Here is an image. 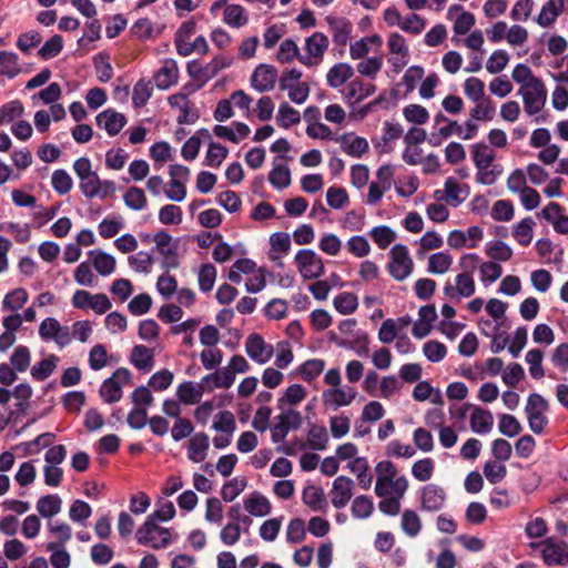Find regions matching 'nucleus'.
<instances>
[{"label": "nucleus", "mask_w": 568, "mask_h": 568, "mask_svg": "<svg viewBox=\"0 0 568 568\" xmlns=\"http://www.w3.org/2000/svg\"><path fill=\"white\" fill-rule=\"evenodd\" d=\"M471 160L476 172V181L483 185L494 184L503 173V168L495 164L496 154L494 150L484 142H477L471 145Z\"/></svg>", "instance_id": "nucleus-1"}, {"label": "nucleus", "mask_w": 568, "mask_h": 568, "mask_svg": "<svg viewBox=\"0 0 568 568\" xmlns=\"http://www.w3.org/2000/svg\"><path fill=\"white\" fill-rule=\"evenodd\" d=\"M534 550H539L547 566L568 565V544L556 537H548L538 542H531Z\"/></svg>", "instance_id": "nucleus-2"}, {"label": "nucleus", "mask_w": 568, "mask_h": 568, "mask_svg": "<svg viewBox=\"0 0 568 568\" xmlns=\"http://www.w3.org/2000/svg\"><path fill=\"white\" fill-rule=\"evenodd\" d=\"M518 94L524 101V110L529 115L539 113L547 101V90L541 80H531L526 85H520Z\"/></svg>", "instance_id": "nucleus-3"}, {"label": "nucleus", "mask_w": 568, "mask_h": 568, "mask_svg": "<svg viewBox=\"0 0 568 568\" xmlns=\"http://www.w3.org/2000/svg\"><path fill=\"white\" fill-rule=\"evenodd\" d=\"M389 255L388 272L390 276L398 282L406 280L414 270L408 247L404 244H395L390 248Z\"/></svg>", "instance_id": "nucleus-4"}, {"label": "nucleus", "mask_w": 568, "mask_h": 568, "mask_svg": "<svg viewBox=\"0 0 568 568\" xmlns=\"http://www.w3.org/2000/svg\"><path fill=\"white\" fill-rule=\"evenodd\" d=\"M175 514V507L172 501L166 500L160 504L159 507L145 518L142 524L140 537L145 538L151 535L152 531H158L161 535L168 536L169 528L162 527L158 523L169 521L174 518Z\"/></svg>", "instance_id": "nucleus-5"}, {"label": "nucleus", "mask_w": 568, "mask_h": 568, "mask_svg": "<svg viewBox=\"0 0 568 568\" xmlns=\"http://www.w3.org/2000/svg\"><path fill=\"white\" fill-rule=\"evenodd\" d=\"M328 44L327 36L323 32H314L305 39L304 50L306 53L300 57L298 61L308 68L318 65L323 61Z\"/></svg>", "instance_id": "nucleus-6"}, {"label": "nucleus", "mask_w": 568, "mask_h": 568, "mask_svg": "<svg viewBox=\"0 0 568 568\" xmlns=\"http://www.w3.org/2000/svg\"><path fill=\"white\" fill-rule=\"evenodd\" d=\"M131 372L125 367L115 369L111 377L106 378L101 387L100 395L108 404L116 403L122 397V387L131 379Z\"/></svg>", "instance_id": "nucleus-7"}, {"label": "nucleus", "mask_w": 568, "mask_h": 568, "mask_svg": "<svg viewBox=\"0 0 568 568\" xmlns=\"http://www.w3.org/2000/svg\"><path fill=\"white\" fill-rule=\"evenodd\" d=\"M295 263L305 280L318 278L324 273L323 261L313 250H300L295 255Z\"/></svg>", "instance_id": "nucleus-8"}, {"label": "nucleus", "mask_w": 568, "mask_h": 568, "mask_svg": "<svg viewBox=\"0 0 568 568\" xmlns=\"http://www.w3.org/2000/svg\"><path fill=\"white\" fill-rule=\"evenodd\" d=\"M171 180L169 186L176 187V191L164 190L165 196L174 202H182L186 196L185 184L190 178L189 168L181 164H172L169 168Z\"/></svg>", "instance_id": "nucleus-9"}, {"label": "nucleus", "mask_w": 568, "mask_h": 568, "mask_svg": "<svg viewBox=\"0 0 568 568\" xmlns=\"http://www.w3.org/2000/svg\"><path fill=\"white\" fill-rule=\"evenodd\" d=\"M302 425V415L294 409L283 410L277 416V423L272 428L271 438L274 444L282 443L291 429H298Z\"/></svg>", "instance_id": "nucleus-10"}, {"label": "nucleus", "mask_w": 568, "mask_h": 568, "mask_svg": "<svg viewBox=\"0 0 568 568\" xmlns=\"http://www.w3.org/2000/svg\"><path fill=\"white\" fill-rule=\"evenodd\" d=\"M446 499V490L437 484H427L420 489V509L423 511H439L444 508Z\"/></svg>", "instance_id": "nucleus-11"}, {"label": "nucleus", "mask_w": 568, "mask_h": 568, "mask_svg": "<svg viewBox=\"0 0 568 568\" xmlns=\"http://www.w3.org/2000/svg\"><path fill=\"white\" fill-rule=\"evenodd\" d=\"M277 78L278 72L274 65L261 63L255 68L251 77V85L257 92H268L274 89Z\"/></svg>", "instance_id": "nucleus-12"}, {"label": "nucleus", "mask_w": 568, "mask_h": 568, "mask_svg": "<svg viewBox=\"0 0 568 568\" xmlns=\"http://www.w3.org/2000/svg\"><path fill=\"white\" fill-rule=\"evenodd\" d=\"M245 351L248 357L257 364L267 363L273 354V346L265 343L260 334H250L245 342Z\"/></svg>", "instance_id": "nucleus-13"}, {"label": "nucleus", "mask_w": 568, "mask_h": 568, "mask_svg": "<svg viewBox=\"0 0 568 568\" xmlns=\"http://www.w3.org/2000/svg\"><path fill=\"white\" fill-rule=\"evenodd\" d=\"M354 486V481L346 476L335 478L329 491L332 505L337 509L344 508L353 497Z\"/></svg>", "instance_id": "nucleus-14"}, {"label": "nucleus", "mask_w": 568, "mask_h": 568, "mask_svg": "<svg viewBox=\"0 0 568 568\" xmlns=\"http://www.w3.org/2000/svg\"><path fill=\"white\" fill-rule=\"evenodd\" d=\"M469 187L467 184H460L458 181L449 176L445 181V196L442 191L435 192V197L438 201L446 200L452 206L456 207L460 205L468 196Z\"/></svg>", "instance_id": "nucleus-15"}, {"label": "nucleus", "mask_w": 568, "mask_h": 568, "mask_svg": "<svg viewBox=\"0 0 568 568\" xmlns=\"http://www.w3.org/2000/svg\"><path fill=\"white\" fill-rule=\"evenodd\" d=\"M408 489V480L405 476L399 477H385L377 476L375 484V494L378 497H387L396 494L404 497Z\"/></svg>", "instance_id": "nucleus-16"}, {"label": "nucleus", "mask_w": 568, "mask_h": 568, "mask_svg": "<svg viewBox=\"0 0 568 568\" xmlns=\"http://www.w3.org/2000/svg\"><path fill=\"white\" fill-rule=\"evenodd\" d=\"M356 397V390L353 387L328 388L322 393V402L325 407L337 409L348 406Z\"/></svg>", "instance_id": "nucleus-17"}, {"label": "nucleus", "mask_w": 568, "mask_h": 568, "mask_svg": "<svg viewBox=\"0 0 568 568\" xmlns=\"http://www.w3.org/2000/svg\"><path fill=\"white\" fill-rule=\"evenodd\" d=\"M328 24L329 32L332 33L333 42L341 48H344L353 31V24L344 17L327 16L325 18Z\"/></svg>", "instance_id": "nucleus-18"}, {"label": "nucleus", "mask_w": 568, "mask_h": 568, "mask_svg": "<svg viewBox=\"0 0 568 568\" xmlns=\"http://www.w3.org/2000/svg\"><path fill=\"white\" fill-rule=\"evenodd\" d=\"M456 285L446 283L444 286V294L449 298H467L475 293V282L473 275L468 273H459L456 276Z\"/></svg>", "instance_id": "nucleus-19"}, {"label": "nucleus", "mask_w": 568, "mask_h": 568, "mask_svg": "<svg viewBox=\"0 0 568 568\" xmlns=\"http://www.w3.org/2000/svg\"><path fill=\"white\" fill-rule=\"evenodd\" d=\"M97 125L106 131L110 136L116 135L126 124L124 114L114 109H106L100 112L97 118Z\"/></svg>", "instance_id": "nucleus-20"}, {"label": "nucleus", "mask_w": 568, "mask_h": 568, "mask_svg": "<svg viewBox=\"0 0 568 568\" xmlns=\"http://www.w3.org/2000/svg\"><path fill=\"white\" fill-rule=\"evenodd\" d=\"M341 149L349 156L359 159L368 149V142L365 138L355 135L354 133H344L335 139Z\"/></svg>", "instance_id": "nucleus-21"}, {"label": "nucleus", "mask_w": 568, "mask_h": 568, "mask_svg": "<svg viewBox=\"0 0 568 568\" xmlns=\"http://www.w3.org/2000/svg\"><path fill=\"white\" fill-rule=\"evenodd\" d=\"M154 83L160 90H168L176 84L179 79L178 63L173 59H165L162 67L154 73Z\"/></svg>", "instance_id": "nucleus-22"}, {"label": "nucleus", "mask_w": 568, "mask_h": 568, "mask_svg": "<svg viewBox=\"0 0 568 568\" xmlns=\"http://www.w3.org/2000/svg\"><path fill=\"white\" fill-rule=\"evenodd\" d=\"M455 12H459V16L455 19L453 30L456 34L464 36L474 27L476 22L475 16L465 11L462 4H452L448 9L447 18L452 19Z\"/></svg>", "instance_id": "nucleus-23"}, {"label": "nucleus", "mask_w": 568, "mask_h": 568, "mask_svg": "<svg viewBox=\"0 0 568 568\" xmlns=\"http://www.w3.org/2000/svg\"><path fill=\"white\" fill-rule=\"evenodd\" d=\"M141 530H142V525L138 528V530L135 532L136 542L142 546H148L154 550L168 548L178 538V534L173 535L171 529H169L168 536L161 535L158 531H152L151 535L146 536L145 538L140 537Z\"/></svg>", "instance_id": "nucleus-24"}, {"label": "nucleus", "mask_w": 568, "mask_h": 568, "mask_svg": "<svg viewBox=\"0 0 568 568\" xmlns=\"http://www.w3.org/2000/svg\"><path fill=\"white\" fill-rule=\"evenodd\" d=\"M202 381L197 384L193 382H183L178 386L176 396L179 400L185 405H194L199 403L205 393Z\"/></svg>", "instance_id": "nucleus-25"}, {"label": "nucleus", "mask_w": 568, "mask_h": 568, "mask_svg": "<svg viewBox=\"0 0 568 568\" xmlns=\"http://www.w3.org/2000/svg\"><path fill=\"white\" fill-rule=\"evenodd\" d=\"M565 6V0H547L536 18V22L542 27H550L557 18L561 14Z\"/></svg>", "instance_id": "nucleus-26"}, {"label": "nucleus", "mask_w": 568, "mask_h": 568, "mask_svg": "<svg viewBox=\"0 0 568 568\" xmlns=\"http://www.w3.org/2000/svg\"><path fill=\"white\" fill-rule=\"evenodd\" d=\"M469 422L473 432L477 434H487L493 429L494 416L490 410L484 409L479 406H474Z\"/></svg>", "instance_id": "nucleus-27"}, {"label": "nucleus", "mask_w": 568, "mask_h": 568, "mask_svg": "<svg viewBox=\"0 0 568 568\" xmlns=\"http://www.w3.org/2000/svg\"><path fill=\"white\" fill-rule=\"evenodd\" d=\"M232 372H227L225 367L215 371L214 373L207 374L204 376L202 381V385L206 392H212L215 388H230L234 381L235 376H232Z\"/></svg>", "instance_id": "nucleus-28"}, {"label": "nucleus", "mask_w": 568, "mask_h": 568, "mask_svg": "<svg viewBox=\"0 0 568 568\" xmlns=\"http://www.w3.org/2000/svg\"><path fill=\"white\" fill-rule=\"evenodd\" d=\"M130 363L142 372H151L154 366V353L144 345H135L130 355Z\"/></svg>", "instance_id": "nucleus-29"}, {"label": "nucleus", "mask_w": 568, "mask_h": 568, "mask_svg": "<svg viewBox=\"0 0 568 568\" xmlns=\"http://www.w3.org/2000/svg\"><path fill=\"white\" fill-rule=\"evenodd\" d=\"M375 91L376 87L374 84L355 79L347 84L344 95L348 102H361L373 95Z\"/></svg>", "instance_id": "nucleus-30"}, {"label": "nucleus", "mask_w": 568, "mask_h": 568, "mask_svg": "<svg viewBox=\"0 0 568 568\" xmlns=\"http://www.w3.org/2000/svg\"><path fill=\"white\" fill-rule=\"evenodd\" d=\"M210 447V438L205 433H196L191 437L187 448V457L193 463H201L206 458Z\"/></svg>", "instance_id": "nucleus-31"}, {"label": "nucleus", "mask_w": 568, "mask_h": 568, "mask_svg": "<svg viewBox=\"0 0 568 568\" xmlns=\"http://www.w3.org/2000/svg\"><path fill=\"white\" fill-rule=\"evenodd\" d=\"M302 499L313 511H324L327 507L323 488L314 485L304 488Z\"/></svg>", "instance_id": "nucleus-32"}, {"label": "nucleus", "mask_w": 568, "mask_h": 568, "mask_svg": "<svg viewBox=\"0 0 568 568\" xmlns=\"http://www.w3.org/2000/svg\"><path fill=\"white\" fill-rule=\"evenodd\" d=\"M354 74V70L348 63H336L327 72V84L331 88H339L345 84Z\"/></svg>", "instance_id": "nucleus-33"}, {"label": "nucleus", "mask_w": 568, "mask_h": 568, "mask_svg": "<svg viewBox=\"0 0 568 568\" xmlns=\"http://www.w3.org/2000/svg\"><path fill=\"white\" fill-rule=\"evenodd\" d=\"M223 21L231 28H242L248 22L246 10L240 4H227L224 9Z\"/></svg>", "instance_id": "nucleus-34"}, {"label": "nucleus", "mask_w": 568, "mask_h": 568, "mask_svg": "<svg viewBox=\"0 0 568 568\" xmlns=\"http://www.w3.org/2000/svg\"><path fill=\"white\" fill-rule=\"evenodd\" d=\"M271 251L270 257L273 261L280 260L281 255L288 254L291 250L290 234L284 232L273 233L270 237Z\"/></svg>", "instance_id": "nucleus-35"}, {"label": "nucleus", "mask_w": 568, "mask_h": 568, "mask_svg": "<svg viewBox=\"0 0 568 568\" xmlns=\"http://www.w3.org/2000/svg\"><path fill=\"white\" fill-rule=\"evenodd\" d=\"M28 296V292L21 287L10 291L1 303V311L17 313L27 303Z\"/></svg>", "instance_id": "nucleus-36"}, {"label": "nucleus", "mask_w": 568, "mask_h": 568, "mask_svg": "<svg viewBox=\"0 0 568 568\" xmlns=\"http://www.w3.org/2000/svg\"><path fill=\"white\" fill-rule=\"evenodd\" d=\"M20 72L18 54L13 51H0V75L13 79Z\"/></svg>", "instance_id": "nucleus-37"}, {"label": "nucleus", "mask_w": 568, "mask_h": 568, "mask_svg": "<svg viewBox=\"0 0 568 568\" xmlns=\"http://www.w3.org/2000/svg\"><path fill=\"white\" fill-rule=\"evenodd\" d=\"M278 159H284V156H278ZM277 160V158L275 159ZM270 183L277 190H283L290 186L291 184V171L285 164H277L274 161L273 169L268 174Z\"/></svg>", "instance_id": "nucleus-38"}, {"label": "nucleus", "mask_w": 568, "mask_h": 568, "mask_svg": "<svg viewBox=\"0 0 568 568\" xmlns=\"http://www.w3.org/2000/svg\"><path fill=\"white\" fill-rule=\"evenodd\" d=\"M246 511L255 517H263L271 513V504L266 497L260 494H252L244 499Z\"/></svg>", "instance_id": "nucleus-39"}, {"label": "nucleus", "mask_w": 568, "mask_h": 568, "mask_svg": "<svg viewBox=\"0 0 568 568\" xmlns=\"http://www.w3.org/2000/svg\"><path fill=\"white\" fill-rule=\"evenodd\" d=\"M153 93L151 80L140 79L133 87L132 103L136 109L143 108Z\"/></svg>", "instance_id": "nucleus-40"}, {"label": "nucleus", "mask_w": 568, "mask_h": 568, "mask_svg": "<svg viewBox=\"0 0 568 568\" xmlns=\"http://www.w3.org/2000/svg\"><path fill=\"white\" fill-rule=\"evenodd\" d=\"M535 225V221L529 216L514 225L513 235L520 245L527 246L530 244Z\"/></svg>", "instance_id": "nucleus-41"}, {"label": "nucleus", "mask_w": 568, "mask_h": 568, "mask_svg": "<svg viewBox=\"0 0 568 568\" xmlns=\"http://www.w3.org/2000/svg\"><path fill=\"white\" fill-rule=\"evenodd\" d=\"M453 264V256L447 252H437L428 257L427 272L430 274H445Z\"/></svg>", "instance_id": "nucleus-42"}, {"label": "nucleus", "mask_w": 568, "mask_h": 568, "mask_svg": "<svg viewBox=\"0 0 568 568\" xmlns=\"http://www.w3.org/2000/svg\"><path fill=\"white\" fill-rule=\"evenodd\" d=\"M91 255L93 267L100 275L108 276L114 272L116 262L111 254L97 251L91 252Z\"/></svg>", "instance_id": "nucleus-43"}, {"label": "nucleus", "mask_w": 568, "mask_h": 568, "mask_svg": "<svg viewBox=\"0 0 568 568\" xmlns=\"http://www.w3.org/2000/svg\"><path fill=\"white\" fill-rule=\"evenodd\" d=\"M129 266L136 273L149 274L152 271L154 263L153 253L140 251L136 254L130 255L128 258Z\"/></svg>", "instance_id": "nucleus-44"}, {"label": "nucleus", "mask_w": 568, "mask_h": 568, "mask_svg": "<svg viewBox=\"0 0 568 568\" xmlns=\"http://www.w3.org/2000/svg\"><path fill=\"white\" fill-rule=\"evenodd\" d=\"M329 437L324 426L312 425L307 433V444L313 450H325Z\"/></svg>", "instance_id": "nucleus-45"}, {"label": "nucleus", "mask_w": 568, "mask_h": 568, "mask_svg": "<svg viewBox=\"0 0 568 568\" xmlns=\"http://www.w3.org/2000/svg\"><path fill=\"white\" fill-rule=\"evenodd\" d=\"M61 505L62 500L58 495H47L37 501V510L42 517L50 518L60 513Z\"/></svg>", "instance_id": "nucleus-46"}, {"label": "nucleus", "mask_w": 568, "mask_h": 568, "mask_svg": "<svg viewBox=\"0 0 568 568\" xmlns=\"http://www.w3.org/2000/svg\"><path fill=\"white\" fill-rule=\"evenodd\" d=\"M325 368V362L320 358L307 359L301 364L297 372L301 378L305 382H312L317 378Z\"/></svg>", "instance_id": "nucleus-47"}, {"label": "nucleus", "mask_w": 568, "mask_h": 568, "mask_svg": "<svg viewBox=\"0 0 568 568\" xmlns=\"http://www.w3.org/2000/svg\"><path fill=\"white\" fill-rule=\"evenodd\" d=\"M400 527L408 537H416L422 530V520L417 513L406 509L402 514Z\"/></svg>", "instance_id": "nucleus-48"}, {"label": "nucleus", "mask_w": 568, "mask_h": 568, "mask_svg": "<svg viewBox=\"0 0 568 568\" xmlns=\"http://www.w3.org/2000/svg\"><path fill=\"white\" fill-rule=\"evenodd\" d=\"M59 358L51 354L31 368V376L39 382L47 379L55 369Z\"/></svg>", "instance_id": "nucleus-49"}, {"label": "nucleus", "mask_w": 568, "mask_h": 568, "mask_svg": "<svg viewBox=\"0 0 568 568\" xmlns=\"http://www.w3.org/2000/svg\"><path fill=\"white\" fill-rule=\"evenodd\" d=\"M382 39L377 34L364 37L361 40L354 42L349 47V55L353 60L362 59L369 52L371 44L379 45Z\"/></svg>", "instance_id": "nucleus-50"}, {"label": "nucleus", "mask_w": 568, "mask_h": 568, "mask_svg": "<svg viewBox=\"0 0 568 568\" xmlns=\"http://www.w3.org/2000/svg\"><path fill=\"white\" fill-rule=\"evenodd\" d=\"M476 105L470 110V116L476 121H491L496 114V108L489 98L475 102Z\"/></svg>", "instance_id": "nucleus-51"}, {"label": "nucleus", "mask_w": 568, "mask_h": 568, "mask_svg": "<svg viewBox=\"0 0 568 568\" xmlns=\"http://www.w3.org/2000/svg\"><path fill=\"white\" fill-rule=\"evenodd\" d=\"M216 268L211 263L203 264L197 273V282H199V288L203 293H209L212 291L215 280H216Z\"/></svg>", "instance_id": "nucleus-52"}, {"label": "nucleus", "mask_w": 568, "mask_h": 568, "mask_svg": "<svg viewBox=\"0 0 568 568\" xmlns=\"http://www.w3.org/2000/svg\"><path fill=\"white\" fill-rule=\"evenodd\" d=\"M544 353L539 348H534L527 352L525 356L526 363L529 365V373L532 378L540 379L545 376L542 367Z\"/></svg>", "instance_id": "nucleus-53"}, {"label": "nucleus", "mask_w": 568, "mask_h": 568, "mask_svg": "<svg viewBox=\"0 0 568 568\" xmlns=\"http://www.w3.org/2000/svg\"><path fill=\"white\" fill-rule=\"evenodd\" d=\"M276 120L281 128L288 129L290 126L301 122V115L297 110L284 102L278 108Z\"/></svg>", "instance_id": "nucleus-54"}, {"label": "nucleus", "mask_w": 568, "mask_h": 568, "mask_svg": "<svg viewBox=\"0 0 568 568\" xmlns=\"http://www.w3.org/2000/svg\"><path fill=\"white\" fill-rule=\"evenodd\" d=\"M333 304L335 310L343 315L352 314L358 306L356 295L349 292L338 294L334 298Z\"/></svg>", "instance_id": "nucleus-55"}, {"label": "nucleus", "mask_w": 568, "mask_h": 568, "mask_svg": "<svg viewBox=\"0 0 568 568\" xmlns=\"http://www.w3.org/2000/svg\"><path fill=\"white\" fill-rule=\"evenodd\" d=\"M51 184L58 194L65 195L71 191L73 181L65 170L58 169L52 173Z\"/></svg>", "instance_id": "nucleus-56"}, {"label": "nucleus", "mask_w": 568, "mask_h": 568, "mask_svg": "<svg viewBox=\"0 0 568 568\" xmlns=\"http://www.w3.org/2000/svg\"><path fill=\"white\" fill-rule=\"evenodd\" d=\"M374 510V504L371 497L362 495L356 497L352 504V516L357 519L368 518Z\"/></svg>", "instance_id": "nucleus-57"}, {"label": "nucleus", "mask_w": 568, "mask_h": 568, "mask_svg": "<svg viewBox=\"0 0 568 568\" xmlns=\"http://www.w3.org/2000/svg\"><path fill=\"white\" fill-rule=\"evenodd\" d=\"M236 428L234 415L229 410L220 412L215 415L213 429L232 436Z\"/></svg>", "instance_id": "nucleus-58"}, {"label": "nucleus", "mask_w": 568, "mask_h": 568, "mask_svg": "<svg viewBox=\"0 0 568 568\" xmlns=\"http://www.w3.org/2000/svg\"><path fill=\"white\" fill-rule=\"evenodd\" d=\"M63 49V39L59 34L52 36L39 49L38 54L42 60H50L60 54Z\"/></svg>", "instance_id": "nucleus-59"}, {"label": "nucleus", "mask_w": 568, "mask_h": 568, "mask_svg": "<svg viewBox=\"0 0 568 568\" xmlns=\"http://www.w3.org/2000/svg\"><path fill=\"white\" fill-rule=\"evenodd\" d=\"M128 207L134 211H141L146 206V196L142 189L138 186L129 187L123 196Z\"/></svg>", "instance_id": "nucleus-60"}, {"label": "nucleus", "mask_w": 568, "mask_h": 568, "mask_svg": "<svg viewBox=\"0 0 568 568\" xmlns=\"http://www.w3.org/2000/svg\"><path fill=\"white\" fill-rule=\"evenodd\" d=\"M229 150L216 142H210L205 156V164L211 168H219L226 159Z\"/></svg>", "instance_id": "nucleus-61"}, {"label": "nucleus", "mask_w": 568, "mask_h": 568, "mask_svg": "<svg viewBox=\"0 0 568 568\" xmlns=\"http://www.w3.org/2000/svg\"><path fill=\"white\" fill-rule=\"evenodd\" d=\"M464 93L473 102L485 99V83L476 77H470L464 82Z\"/></svg>", "instance_id": "nucleus-62"}, {"label": "nucleus", "mask_w": 568, "mask_h": 568, "mask_svg": "<svg viewBox=\"0 0 568 568\" xmlns=\"http://www.w3.org/2000/svg\"><path fill=\"white\" fill-rule=\"evenodd\" d=\"M424 356L432 363H439L447 355V347L438 341H427L423 345Z\"/></svg>", "instance_id": "nucleus-63"}, {"label": "nucleus", "mask_w": 568, "mask_h": 568, "mask_svg": "<svg viewBox=\"0 0 568 568\" xmlns=\"http://www.w3.org/2000/svg\"><path fill=\"white\" fill-rule=\"evenodd\" d=\"M47 549L51 551L50 562L54 568H69L71 564L70 554L63 548H59L58 544L49 542Z\"/></svg>", "instance_id": "nucleus-64"}]
</instances>
